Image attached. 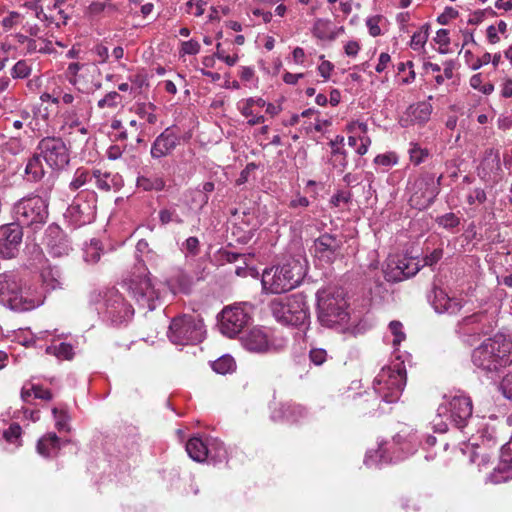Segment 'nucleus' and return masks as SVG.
Here are the masks:
<instances>
[{
	"label": "nucleus",
	"instance_id": "nucleus-63",
	"mask_svg": "<svg viewBox=\"0 0 512 512\" xmlns=\"http://www.w3.org/2000/svg\"><path fill=\"white\" fill-rule=\"evenodd\" d=\"M328 358V353L323 348H312L309 351V359L311 363H313L316 366L322 365L324 362H326Z\"/></svg>",
	"mask_w": 512,
	"mask_h": 512
},
{
	"label": "nucleus",
	"instance_id": "nucleus-27",
	"mask_svg": "<svg viewBox=\"0 0 512 512\" xmlns=\"http://www.w3.org/2000/svg\"><path fill=\"white\" fill-rule=\"evenodd\" d=\"M501 172L499 154L492 149L486 151L477 169L478 176L485 182L496 183L501 179Z\"/></svg>",
	"mask_w": 512,
	"mask_h": 512
},
{
	"label": "nucleus",
	"instance_id": "nucleus-19",
	"mask_svg": "<svg viewBox=\"0 0 512 512\" xmlns=\"http://www.w3.org/2000/svg\"><path fill=\"white\" fill-rule=\"evenodd\" d=\"M492 324L483 312L474 313L461 319L457 324V333L468 344L491 331Z\"/></svg>",
	"mask_w": 512,
	"mask_h": 512
},
{
	"label": "nucleus",
	"instance_id": "nucleus-51",
	"mask_svg": "<svg viewBox=\"0 0 512 512\" xmlns=\"http://www.w3.org/2000/svg\"><path fill=\"white\" fill-rule=\"evenodd\" d=\"M389 332L393 336L392 345L398 347L402 341L405 340L406 334L403 329V324L400 321H391L388 326Z\"/></svg>",
	"mask_w": 512,
	"mask_h": 512
},
{
	"label": "nucleus",
	"instance_id": "nucleus-3",
	"mask_svg": "<svg viewBox=\"0 0 512 512\" xmlns=\"http://www.w3.org/2000/svg\"><path fill=\"white\" fill-rule=\"evenodd\" d=\"M472 409V400L463 393L444 397L433 420L434 430L444 433L448 430L449 425H454L459 429L464 428L472 415Z\"/></svg>",
	"mask_w": 512,
	"mask_h": 512
},
{
	"label": "nucleus",
	"instance_id": "nucleus-45",
	"mask_svg": "<svg viewBox=\"0 0 512 512\" xmlns=\"http://www.w3.org/2000/svg\"><path fill=\"white\" fill-rule=\"evenodd\" d=\"M212 369L218 374H229L235 371L236 362L230 355H223L211 364Z\"/></svg>",
	"mask_w": 512,
	"mask_h": 512
},
{
	"label": "nucleus",
	"instance_id": "nucleus-40",
	"mask_svg": "<svg viewBox=\"0 0 512 512\" xmlns=\"http://www.w3.org/2000/svg\"><path fill=\"white\" fill-rule=\"evenodd\" d=\"M207 445V460L212 461L214 463L221 462L226 459L227 451L224 447L223 442H221L217 438H206Z\"/></svg>",
	"mask_w": 512,
	"mask_h": 512
},
{
	"label": "nucleus",
	"instance_id": "nucleus-22",
	"mask_svg": "<svg viewBox=\"0 0 512 512\" xmlns=\"http://www.w3.org/2000/svg\"><path fill=\"white\" fill-rule=\"evenodd\" d=\"M22 228L15 223L0 226V257L3 259L15 258L22 243Z\"/></svg>",
	"mask_w": 512,
	"mask_h": 512
},
{
	"label": "nucleus",
	"instance_id": "nucleus-26",
	"mask_svg": "<svg viewBox=\"0 0 512 512\" xmlns=\"http://www.w3.org/2000/svg\"><path fill=\"white\" fill-rule=\"evenodd\" d=\"M180 143V136L172 128H166L153 141L150 149L151 157L160 159L170 155Z\"/></svg>",
	"mask_w": 512,
	"mask_h": 512
},
{
	"label": "nucleus",
	"instance_id": "nucleus-10",
	"mask_svg": "<svg viewBox=\"0 0 512 512\" xmlns=\"http://www.w3.org/2000/svg\"><path fill=\"white\" fill-rule=\"evenodd\" d=\"M13 215L20 227L38 228L48 218V199L39 195L23 197L14 204Z\"/></svg>",
	"mask_w": 512,
	"mask_h": 512
},
{
	"label": "nucleus",
	"instance_id": "nucleus-2",
	"mask_svg": "<svg viewBox=\"0 0 512 512\" xmlns=\"http://www.w3.org/2000/svg\"><path fill=\"white\" fill-rule=\"evenodd\" d=\"M473 365L489 377L512 364V343L503 336L485 340L471 355Z\"/></svg>",
	"mask_w": 512,
	"mask_h": 512
},
{
	"label": "nucleus",
	"instance_id": "nucleus-23",
	"mask_svg": "<svg viewBox=\"0 0 512 512\" xmlns=\"http://www.w3.org/2000/svg\"><path fill=\"white\" fill-rule=\"evenodd\" d=\"M431 305L438 314L456 315L465 305L460 296H451L441 287L434 286L431 296Z\"/></svg>",
	"mask_w": 512,
	"mask_h": 512
},
{
	"label": "nucleus",
	"instance_id": "nucleus-33",
	"mask_svg": "<svg viewBox=\"0 0 512 512\" xmlns=\"http://www.w3.org/2000/svg\"><path fill=\"white\" fill-rule=\"evenodd\" d=\"M42 287L44 293L62 289L64 286V277L57 267H47L41 272Z\"/></svg>",
	"mask_w": 512,
	"mask_h": 512
},
{
	"label": "nucleus",
	"instance_id": "nucleus-14",
	"mask_svg": "<svg viewBox=\"0 0 512 512\" xmlns=\"http://www.w3.org/2000/svg\"><path fill=\"white\" fill-rule=\"evenodd\" d=\"M421 442L419 437L412 428L403 427L391 441H386V445L391 450L392 455H386L387 449L383 450L380 460L383 461H401L410 455H413Z\"/></svg>",
	"mask_w": 512,
	"mask_h": 512
},
{
	"label": "nucleus",
	"instance_id": "nucleus-55",
	"mask_svg": "<svg viewBox=\"0 0 512 512\" xmlns=\"http://www.w3.org/2000/svg\"><path fill=\"white\" fill-rule=\"evenodd\" d=\"M31 74V66L25 60H19L11 70V75L16 79H24Z\"/></svg>",
	"mask_w": 512,
	"mask_h": 512
},
{
	"label": "nucleus",
	"instance_id": "nucleus-44",
	"mask_svg": "<svg viewBox=\"0 0 512 512\" xmlns=\"http://www.w3.org/2000/svg\"><path fill=\"white\" fill-rule=\"evenodd\" d=\"M237 108L242 116L248 118V125L254 126L265 122V117L259 114L256 109L243 102V99L237 103Z\"/></svg>",
	"mask_w": 512,
	"mask_h": 512
},
{
	"label": "nucleus",
	"instance_id": "nucleus-60",
	"mask_svg": "<svg viewBox=\"0 0 512 512\" xmlns=\"http://www.w3.org/2000/svg\"><path fill=\"white\" fill-rule=\"evenodd\" d=\"M22 21V15L16 11H11L8 13L7 16H5L2 21L1 25L4 28V30L9 31L15 26L19 25Z\"/></svg>",
	"mask_w": 512,
	"mask_h": 512
},
{
	"label": "nucleus",
	"instance_id": "nucleus-48",
	"mask_svg": "<svg viewBox=\"0 0 512 512\" xmlns=\"http://www.w3.org/2000/svg\"><path fill=\"white\" fill-rule=\"evenodd\" d=\"M155 105L152 103H142L136 106L137 115L149 124L157 122V115L155 114Z\"/></svg>",
	"mask_w": 512,
	"mask_h": 512
},
{
	"label": "nucleus",
	"instance_id": "nucleus-12",
	"mask_svg": "<svg viewBox=\"0 0 512 512\" xmlns=\"http://www.w3.org/2000/svg\"><path fill=\"white\" fill-rule=\"evenodd\" d=\"M478 437H472L469 443L462 448L464 454L470 453L469 460L476 464L479 471L487 469L490 465L491 456L489 450L497 447L498 441L493 428H484L479 432Z\"/></svg>",
	"mask_w": 512,
	"mask_h": 512
},
{
	"label": "nucleus",
	"instance_id": "nucleus-50",
	"mask_svg": "<svg viewBox=\"0 0 512 512\" xmlns=\"http://www.w3.org/2000/svg\"><path fill=\"white\" fill-rule=\"evenodd\" d=\"M122 103V96L116 92L111 91L97 102L100 109L110 108L115 109Z\"/></svg>",
	"mask_w": 512,
	"mask_h": 512
},
{
	"label": "nucleus",
	"instance_id": "nucleus-32",
	"mask_svg": "<svg viewBox=\"0 0 512 512\" xmlns=\"http://www.w3.org/2000/svg\"><path fill=\"white\" fill-rule=\"evenodd\" d=\"M287 409H293L297 410V412L301 415L305 414V408L302 407L299 404L294 403H273V406L271 407V419L274 422H281V421H287L291 423L298 422V417L293 415H287L288 410Z\"/></svg>",
	"mask_w": 512,
	"mask_h": 512
},
{
	"label": "nucleus",
	"instance_id": "nucleus-1",
	"mask_svg": "<svg viewBox=\"0 0 512 512\" xmlns=\"http://www.w3.org/2000/svg\"><path fill=\"white\" fill-rule=\"evenodd\" d=\"M308 270V260L302 249L282 263L266 268L261 284L265 292L281 294L296 288Z\"/></svg>",
	"mask_w": 512,
	"mask_h": 512
},
{
	"label": "nucleus",
	"instance_id": "nucleus-52",
	"mask_svg": "<svg viewBox=\"0 0 512 512\" xmlns=\"http://www.w3.org/2000/svg\"><path fill=\"white\" fill-rule=\"evenodd\" d=\"M428 36V27L424 25L412 35L410 47L415 51H419L426 44Z\"/></svg>",
	"mask_w": 512,
	"mask_h": 512
},
{
	"label": "nucleus",
	"instance_id": "nucleus-39",
	"mask_svg": "<svg viewBox=\"0 0 512 512\" xmlns=\"http://www.w3.org/2000/svg\"><path fill=\"white\" fill-rule=\"evenodd\" d=\"M387 449L386 455H392L391 450L386 445L385 442H379L377 449H370L367 451L365 458H364V464L367 467H378L383 464H389V463H395L396 461H382L380 460V456L383 453V450Z\"/></svg>",
	"mask_w": 512,
	"mask_h": 512
},
{
	"label": "nucleus",
	"instance_id": "nucleus-16",
	"mask_svg": "<svg viewBox=\"0 0 512 512\" xmlns=\"http://www.w3.org/2000/svg\"><path fill=\"white\" fill-rule=\"evenodd\" d=\"M15 301L17 303L12 305V311L29 312L44 304L45 293L37 282H31L22 274L21 286L17 291Z\"/></svg>",
	"mask_w": 512,
	"mask_h": 512
},
{
	"label": "nucleus",
	"instance_id": "nucleus-30",
	"mask_svg": "<svg viewBox=\"0 0 512 512\" xmlns=\"http://www.w3.org/2000/svg\"><path fill=\"white\" fill-rule=\"evenodd\" d=\"M96 72H98V68L95 64L70 63L67 68L69 82L77 86L79 91H87L89 89L88 85L81 87V78L84 77V74H95Z\"/></svg>",
	"mask_w": 512,
	"mask_h": 512
},
{
	"label": "nucleus",
	"instance_id": "nucleus-43",
	"mask_svg": "<svg viewBox=\"0 0 512 512\" xmlns=\"http://www.w3.org/2000/svg\"><path fill=\"white\" fill-rule=\"evenodd\" d=\"M25 174L30 181L36 182L42 179L45 172L40 155H34L28 160L25 167Z\"/></svg>",
	"mask_w": 512,
	"mask_h": 512
},
{
	"label": "nucleus",
	"instance_id": "nucleus-42",
	"mask_svg": "<svg viewBox=\"0 0 512 512\" xmlns=\"http://www.w3.org/2000/svg\"><path fill=\"white\" fill-rule=\"evenodd\" d=\"M46 353L61 360H71L74 357V348L66 342L56 343L53 341L51 345L46 347Z\"/></svg>",
	"mask_w": 512,
	"mask_h": 512
},
{
	"label": "nucleus",
	"instance_id": "nucleus-29",
	"mask_svg": "<svg viewBox=\"0 0 512 512\" xmlns=\"http://www.w3.org/2000/svg\"><path fill=\"white\" fill-rule=\"evenodd\" d=\"M344 32V27H337L328 19L318 18L315 20L312 28V34L322 41H334Z\"/></svg>",
	"mask_w": 512,
	"mask_h": 512
},
{
	"label": "nucleus",
	"instance_id": "nucleus-31",
	"mask_svg": "<svg viewBox=\"0 0 512 512\" xmlns=\"http://www.w3.org/2000/svg\"><path fill=\"white\" fill-rule=\"evenodd\" d=\"M95 177L93 181L98 189L108 191H119L123 186L122 177L115 173L101 172L99 169H94Z\"/></svg>",
	"mask_w": 512,
	"mask_h": 512
},
{
	"label": "nucleus",
	"instance_id": "nucleus-34",
	"mask_svg": "<svg viewBox=\"0 0 512 512\" xmlns=\"http://www.w3.org/2000/svg\"><path fill=\"white\" fill-rule=\"evenodd\" d=\"M94 177V169L86 167L77 168L68 184L69 191L75 192L80 190L79 192H82L84 189H88L87 186L92 183Z\"/></svg>",
	"mask_w": 512,
	"mask_h": 512
},
{
	"label": "nucleus",
	"instance_id": "nucleus-54",
	"mask_svg": "<svg viewBox=\"0 0 512 512\" xmlns=\"http://www.w3.org/2000/svg\"><path fill=\"white\" fill-rule=\"evenodd\" d=\"M53 418L55 420V427L58 431H69V416L63 409L54 407L52 409Z\"/></svg>",
	"mask_w": 512,
	"mask_h": 512
},
{
	"label": "nucleus",
	"instance_id": "nucleus-61",
	"mask_svg": "<svg viewBox=\"0 0 512 512\" xmlns=\"http://www.w3.org/2000/svg\"><path fill=\"white\" fill-rule=\"evenodd\" d=\"M410 145L409 153L411 161L416 165L422 163L428 155L427 150L421 148L416 143H411Z\"/></svg>",
	"mask_w": 512,
	"mask_h": 512
},
{
	"label": "nucleus",
	"instance_id": "nucleus-41",
	"mask_svg": "<svg viewBox=\"0 0 512 512\" xmlns=\"http://www.w3.org/2000/svg\"><path fill=\"white\" fill-rule=\"evenodd\" d=\"M136 184L138 188L144 191H161L165 187V181L159 175H140Z\"/></svg>",
	"mask_w": 512,
	"mask_h": 512
},
{
	"label": "nucleus",
	"instance_id": "nucleus-53",
	"mask_svg": "<svg viewBox=\"0 0 512 512\" xmlns=\"http://www.w3.org/2000/svg\"><path fill=\"white\" fill-rule=\"evenodd\" d=\"M21 434L22 429L19 424L13 423L9 426L7 430L4 431L3 437L4 439L10 443L14 444L16 447L21 446Z\"/></svg>",
	"mask_w": 512,
	"mask_h": 512
},
{
	"label": "nucleus",
	"instance_id": "nucleus-9",
	"mask_svg": "<svg viewBox=\"0 0 512 512\" xmlns=\"http://www.w3.org/2000/svg\"><path fill=\"white\" fill-rule=\"evenodd\" d=\"M242 347L255 354H271L283 350L286 339L276 336L273 331L264 326H255L240 337Z\"/></svg>",
	"mask_w": 512,
	"mask_h": 512
},
{
	"label": "nucleus",
	"instance_id": "nucleus-49",
	"mask_svg": "<svg viewBox=\"0 0 512 512\" xmlns=\"http://www.w3.org/2000/svg\"><path fill=\"white\" fill-rule=\"evenodd\" d=\"M159 221L161 225L166 226L170 223L182 224L183 219L177 213L175 208H163L159 211Z\"/></svg>",
	"mask_w": 512,
	"mask_h": 512
},
{
	"label": "nucleus",
	"instance_id": "nucleus-37",
	"mask_svg": "<svg viewBox=\"0 0 512 512\" xmlns=\"http://www.w3.org/2000/svg\"><path fill=\"white\" fill-rule=\"evenodd\" d=\"M206 438L192 437L186 444V451L191 459L196 462H204L207 460Z\"/></svg>",
	"mask_w": 512,
	"mask_h": 512
},
{
	"label": "nucleus",
	"instance_id": "nucleus-21",
	"mask_svg": "<svg viewBox=\"0 0 512 512\" xmlns=\"http://www.w3.org/2000/svg\"><path fill=\"white\" fill-rule=\"evenodd\" d=\"M420 270L417 261L406 257H389L383 269L384 277L389 282H400L412 277Z\"/></svg>",
	"mask_w": 512,
	"mask_h": 512
},
{
	"label": "nucleus",
	"instance_id": "nucleus-24",
	"mask_svg": "<svg viewBox=\"0 0 512 512\" xmlns=\"http://www.w3.org/2000/svg\"><path fill=\"white\" fill-rule=\"evenodd\" d=\"M22 273L19 271H5L0 273V304L11 310L16 304L17 291L21 286Z\"/></svg>",
	"mask_w": 512,
	"mask_h": 512
},
{
	"label": "nucleus",
	"instance_id": "nucleus-6",
	"mask_svg": "<svg viewBox=\"0 0 512 512\" xmlns=\"http://www.w3.org/2000/svg\"><path fill=\"white\" fill-rule=\"evenodd\" d=\"M269 306L273 317L281 324L303 326L309 320L306 297L302 293L276 298Z\"/></svg>",
	"mask_w": 512,
	"mask_h": 512
},
{
	"label": "nucleus",
	"instance_id": "nucleus-58",
	"mask_svg": "<svg viewBox=\"0 0 512 512\" xmlns=\"http://www.w3.org/2000/svg\"><path fill=\"white\" fill-rule=\"evenodd\" d=\"M376 165L384 166L386 168L395 166L398 163V156L395 152H387L379 154L374 158Z\"/></svg>",
	"mask_w": 512,
	"mask_h": 512
},
{
	"label": "nucleus",
	"instance_id": "nucleus-13",
	"mask_svg": "<svg viewBox=\"0 0 512 512\" xmlns=\"http://www.w3.org/2000/svg\"><path fill=\"white\" fill-rule=\"evenodd\" d=\"M96 202V193L90 189H84L75 196L64 216L75 227L91 223L96 215Z\"/></svg>",
	"mask_w": 512,
	"mask_h": 512
},
{
	"label": "nucleus",
	"instance_id": "nucleus-36",
	"mask_svg": "<svg viewBox=\"0 0 512 512\" xmlns=\"http://www.w3.org/2000/svg\"><path fill=\"white\" fill-rule=\"evenodd\" d=\"M47 247L51 255L55 257H61L67 255L70 251L68 241L64 237H60L58 240L52 238L53 235L59 236L61 234L58 227H49L47 230Z\"/></svg>",
	"mask_w": 512,
	"mask_h": 512
},
{
	"label": "nucleus",
	"instance_id": "nucleus-47",
	"mask_svg": "<svg viewBox=\"0 0 512 512\" xmlns=\"http://www.w3.org/2000/svg\"><path fill=\"white\" fill-rule=\"evenodd\" d=\"M357 126V136L359 137L360 144L356 149V153L359 156H363L368 152V149L371 145V139L367 135L368 126L365 122L358 121Z\"/></svg>",
	"mask_w": 512,
	"mask_h": 512
},
{
	"label": "nucleus",
	"instance_id": "nucleus-38",
	"mask_svg": "<svg viewBox=\"0 0 512 512\" xmlns=\"http://www.w3.org/2000/svg\"><path fill=\"white\" fill-rule=\"evenodd\" d=\"M344 140L343 136L337 135L329 143L331 147V154L334 157V165L335 167H339L341 170H344L348 164L347 152L343 148Z\"/></svg>",
	"mask_w": 512,
	"mask_h": 512
},
{
	"label": "nucleus",
	"instance_id": "nucleus-15",
	"mask_svg": "<svg viewBox=\"0 0 512 512\" xmlns=\"http://www.w3.org/2000/svg\"><path fill=\"white\" fill-rule=\"evenodd\" d=\"M439 180L436 181L434 175L425 174L418 177L410 187L411 206L421 210L429 207L439 193Z\"/></svg>",
	"mask_w": 512,
	"mask_h": 512
},
{
	"label": "nucleus",
	"instance_id": "nucleus-57",
	"mask_svg": "<svg viewBox=\"0 0 512 512\" xmlns=\"http://www.w3.org/2000/svg\"><path fill=\"white\" fill-rule=\"evenodd\" d=\"M436 222L439 226L445 229H453L457 227L460 223V219L456 214L450 212L444 215L438 216L436 218Z\"/></svg>",
	"mask_w": 512,
	"mask_h": 512
},
{
	"label": "nucleus",
	"instance_id": "nucleus-7",
	"mask_svg": "<svg viewBox=\"0 0 512 512\" xmlns=\"http://www.w3.org/2000/svg\"><path fill=\"white\" fill-rule=\"evenodd\" d=\"M405 385L406 372L400 363L382 368L373 381L375 393L386 403L398 401Z\"/></svg>",
	"mask_w": 512,
	"mask_h": 512
},
{
	"label": "nucleus",
	"instance_id": "nucleus-4",
	"mask_svg": "<svg viewBox=\"0 0 512 512\" xmlns=\"http://www.w3.org/2000/svg\"><path fill=\"white\" fill-rule=\"evenodd\" d=\"M95 304L100 318L112 326L127 324L134 316L132 305L115 288L100 291Z\"/></svg>",
	"mask_w": 512,
	"mask_h": 512
},
{
	"label": "nucleus",
	"instance_id": "nucleus-11",
	"mask_svg": "<svg viewBox=\"0 0 512 512\" xmlns=\"http://www.w3.org/2000/svg\"><path fill=\"white\" fill-rule=\"evenodd\" d=\"M137 270L138 272L134 273L127 282L128 290L139 306L152 311L159 301V293L144 265L141 264Z\"/></svg>",
	"mask_w": 512,
	"mask_h": 512
},
{
	"label": "nucleus",
	"instance_id": "nucleus-59",
	"mask_svg": "<svg viewBox=\"0 0 512 512\" xmlns=\"http://www.w3.org/2000/svg\"><path fill=\"white\" fill-rule=\"evenodd\" d=\"M486 193L481 188H474L467 195V203L471 206H478L486 201Z\"/></svg>",
	"mask_w": 512,
	"mask_h": 512
},
{
	"label": "nucleus",
	"instance_id": "nucleus-62",
	"mask_svg": "<svg viewBox=\"0 0 512 512\" xmlns=\"http://www.w3.org/2000/svg\"><path fill=\"white\" fill-rule=\"evenodd\" d=\"M239 76L242 81L251 84L253 87H257L258 79L255 76V70L252 67L241 66L239 68Z\"/></svg>",
	"mask_w": 512,
	"mask_h": 512
},
{
	"label": "nucleus",
	"instance_id": "nucleus-64",
	"mask_svg": "<svg viewBox=\"0 0 512 512\" xmlns=\"http://www.w3.org/2000/svg\"><path fill=\"white\" fill-rule=\"evenodd\" d=\"M200 51V44L198 41L191 39L181 43L180 55H196Z\"/></svg>",
	"mask_w": 512,
	"mask_h": 512
},
{
	"label": "nucleus",
	"instance_id": "nucleus-28",
	"mask_svg": "<svg viewBox=\"0 0 512 512\" xmlns=\"http://www.w3.org/2000/svg\"><path fill=\"white\" fill-rule=\"evenodd\" d=\"M431 113L432 105L429 102L423 101L410 105L400 118L399 124L405 128L414 124L423 125L430 119Z\"/></svg>",
	"mask_w": 512,
	"mask_h": 512
},
{
	"label": "nucleus",
	"instance_id": "nucleus-17",
	"mask_svg": "<svg viewBox=\"0 0 512 512\" xmlns=\"http://www.w3.org/2000/svg\"><path fill=\"white\" fill-rule=\"evenodd\" d=\"M38 149L46 164L52 169H62L70 161L68 149L61 138L46 137L39 142Z\"/></svg>",
	"mask_w": 512,
	"mask_h": 512
},
{
	"label": "nucleus",
	"instance_id": "nucleus-5",
	"mask_svg": "<svg viewBox=\"0 0 512 512\" xmlns=\"http://www.w3.org/2000/svg\"><path fill=\"white\" fill-rule=\"evenodd\" d=\"M318 319L323 326L333 328L348 323L349 313L343 292L335 287H326L316 294Z\"/></svg>",
	"mask_w": 512,
	"mask_h": 512
},
{
	"label": "nucleus",
	"instance_id": "nucleus-46",
	"mask_svg": "<svg viewBox=\"0 0 512 512\" xmlns=\"http://www.w3.org/2000/svg\"><path fill=\"white\" fill-rule=\"evenodd\" d=\"M83 250V258L86 263L95 264L99 261L102 253V247L99 240L92 239L90 243L84 246Z\"/></svg>",
	"mask_w": 512,
	"mask_h": 512
},
{
	"label": "nucleus",
	"instance_id": "nucleus-18",
	"mask_svg": "<svg viewBox=\"0 0 512 512\" xmlns=\"http://www.w3.org/2000/svg\"><path fill=\"white\" fill-rule=\"evenodd\" d=\"M245 308L235 305L222 310L218 326L223 335L233 338L249 323L251 317Z\"/></svg>",
	"mask_w": 512,
	"mask_h": 512
},
{
	"label": "nucleus",
	"instance_id": "nucleus-35",
	"mask_svg": "<svg viewBox=\"0 0 512 512\" xmlns=\"http://www.w3.org/2000/svg\"><path fill=\"white\" fill-rule=\"evenodd\" d=\"M61 448V442L58 436L49 432L42 436L37 442V452L46 458L54 457L58 454Z\"/></svg>",
	"mask_w": 512,
	"mask_h": 512
},
{
	"label": "nucleus",
	"instance_id": "nucleus-20",
	"mask_svg": "<svg viewBox=\"0 0 512 512\" xmlns=\"http://www.w3.org/2000/svg\"><path fill=\"white\" fill-rule=\"evenodd\" d=\"M342 246V237L324 233L314 240L312 253L321 264H332L341 255Z\"/></svg>",
	"mask_w": 512,
	"mask_h": 512
},
{
	"label": "nucleus",
	"instance_id": "nucleus-25",
	"mask_svg": "<svg viewBox=\"0 0 512 512\" xmlns=\"http://www.w3.org/2000/svg\"><path fill=\"white\" fill-rule=\"evenodd\" d=\"M512 479V440L502 445L500 461L488 475L486 481L500 484Z\"/></svg>",
	"mask_w": 512,
	"mask_h": 512
},
{
	"label": "nucleus",
	"instance_id": "nucleus-8",
	"mask_svg": "<svg viewBox=\"0 0 512 512\" xmlns=\"http://www.w3.org/2000/svg\"><path fill=\"white\" fill-rule=\"evenodd\" d=\"M167 335L175 345L197 344L205 338L206 329L201 318L185 314L172 320Z\"/></svg>",
	"mask_w": 512,
	"mask_h": 512
},
{
	"label": "nucleus",
	"instance_id": "nucleus-56",
	"mask_svg": "<svg viewBox=\"0 0 512 512\" xmlns=\"http://www.w3.org/2000/svg\"><path fill=\"white\" fill-rule=\"evenodd\" d=\"M61 95L62 88L60 86H54L41 93L40 100L42 102H51L55 105H58L60 103Z\"/></svg>",
	"mask_w": 512,
	"mask_h": 512
}]
</instances>
